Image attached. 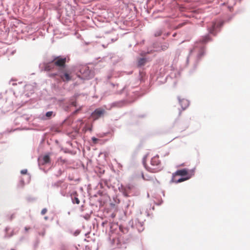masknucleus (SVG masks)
Listing matches in <instances>:
<instances>
[{
    "label": "nucleus",
    "mask_w": 250,
    "mask_h": 250,
    "mask_svg": "<svg viewBox=\"0 0 250 250\" xmlns=\"http://www.w3.org/2000/svg\"><path fill=\"white\" fill-rule=\"evenodd\" d=\"M150 167L148 170L151 172L155 173L159 171L161 169V162L158 155L154 156L151 160Z\"/></svg>",
    "instance_id": "1"
},
{
    "label": "nucleus",
    "mask_w": 250,
    "mask_h": 250,
    "mask_svg": "<svg viewBox=\"0 0 250 250\" xmlns=\"http://www.w3.org/2000/svg\"><path fill=\"white\" fill-rule=\"evenodd\" d=\"M27 172V169H23L21 171V173L22 174H25Z\"/></svg>",
    "instance_id": "22"
},
{
    "label": "nucleus",
    "mask_w": 250,
    "mask_h": 250,
    "mask_svg": "<svg viewBox=\"0 0 250 250\" xmlns=\"http://www.w3.org/2000/svg\"><path fill=\"white\" fill-rule=\"evenodd\" d=\"M30 227H25L24 228V230L25 231V232H27L29 229H30Z\"/></svg>",
    "instance_id": "23"
},
{
    "label": "nucleus",
    "mask_w": 250,
    "mask_h": 250,
    "mask_svg": "<svg viewBox=\"0 0 250 250\" xmlns=\"http://www.w3.org/2000/svg\"><path fill=\"white\" fill-rule=\"evenodd\" d=\"M124 195L125 196H127V193H126V191H125L124 193Z\"/></svg>",
    "instance_id": "26"
},
{
    "label": "nucleus",
    "mask_w": 250,
    "mask_h": 250,
    "mask_svg": "<svg viewBox=\"0 0 250 250\" xmlns=\"http://www.w3.org/2000/svg\"><path fill=\"white\" fill-rule=\"evenodd\" d=\"M42 164H46L50 162V157L48 155H44L42 157Z\"/></svg>",
    "instance_id": "11"
},
{
    "label": "nucleus",
    "mask_w": 250,
    "mask_h": 250,
    "mask_svg": "<svg viewBox=\"0 0 250 250\" xmlns=\"http://www.w3.org/2000/svg\"><path fill=\"white\" fill-rule=\"evenodd\" d=\"M47 212V209L46 208H43L41 211V214L42 215L45 214Z\"/></svg>",
    "instance_id": "21"
},
{
    "label": "nucleus",
    "mask_w": 250,
    "mask_h": 250,
    "mask_svg": "<svg viewBox=\"0 0 250 250\" xmlns=\"http://www.w3.org/2000/svg\"><path fill=\"white\" fill-rule=\"evenodd\" d=\"M132 186L130 185H127L125 187V189L126 190L127 189L130 190L132 188Z\"/></svg>",
    "instance_id": "20"
},
{
    "label": "nucleus",
    "mask_w": 250,
    "mask_h": 250,
    "mask_svg": "<svg viewBox=\"0 0 250 250\" xmlns=\"http://www.w3.org/2000/svg\"><path fill=\"white\" fill-rule=\"evenodd\" d=\"M189 179V177H186V178H182L178 179L177 181H175L176 183H181L182 182H184L187 180H188Z\"/></svg>",
    "instance_id": "14"
},
{
    "label": "nucleus",
    "mask_w": 250,
    "mask_h": 250,
    "mask_svg": "<svg viewBox=\"0 0 250 250\" xmlns=\"http://www.w3.org/2000/svg\"><path fill=\"white\" fill-rule=\"evenodd\" d=\"M70 104L71 105L70 107H76V101H75V97H73L71 100H70Z\"/></svg>",
    "instance_id": "13"
},
{
    "label": "nucleus",
    "mask_w": 250,
    "mask_h": 250,
    "mask_svg": "<svg viewBox=\"0 0 250 250\" xmlns=\"http://www.w3.org/2000/svg\"><path fill=\"white\" fill-rule=\"evenodd\" d=\"M52 61L56 66L60 68V69H62L65 66L66 58L60 56L55 57Z\"/></svg>",
    "instance_id": "2"
},
{
    "label": "nucleus",
    "mask_w": 250,
    "mask_h": 250,
    "mask_svg": "<svg viewBox=\"0 0 250 250\" xmlns=\"http://www.w3.org/2000/svg\"><path fill=\"white\" fill-rule=\"evenodd\" d=\"M179 103L182 109H186L188 107L189 104V101L187 99L184 98L179 100Z\"/></svg>",
    "instance_id": "7"
},
{
    "label": "nucleus",
    "mask_w": 250,
    "mask_h": 250,
    "mask_svg": "<svg viewBox=\"0 0 250 250\" xmlns=\"http://www.w3.org/2000/svg\"><path fill=\"white\" fill-rule=\"evenodd\" d=\"M146 60L145 58H140L138 62V64L139 66H142L145 64Z\"/></svg>",
    "instance_id": "12"
},
{
    "label": "nucleus",
    "mask_w": 250,
    "mask_h": 250,
    "mask_svg": "<svg viewBox=\"0 0 250 250\" xmlns=\"http://www.w3.org/2000/svg\"><path fill=\"white\" fill-rule=\"evenodd\" d=\"M80 73L81 76L78 75L79 77H81L83 79H88L90 78V71L87 66H82L80 69Z\"/></svg>",
    "instance_id": "4"
},
{
    "label": "nucleus",
    "mask_w": 250,
    "mask_h": 250,
    "mask_svg": "<svg viewBox=\"0 0 250 250\" xmlns=\"http://www.w3.org/2000/svg\"><path fill=\"white\" fill-rule=\"evenodd\" d=\"M161 34H162L161 32H159L157 34H155V36H159L161 35Z\"/></svg>",
    "instance_id": "25"
},
{
    "label": "nucleus",
    "mask_w": 250,
    "mask_h": 250,
    "mask_svg": "<svg viewBox=\"0 0 250 250\" xmlns=\"http://www.w3.org/2000/svg\"><path fill=\"white\" fill-rule=\"evenodd\" d=\"M71 199L73 204L79 205L80 201L78 198V194L77 192H74L71 194Z\"/></svg>",
    "instance_id": "8"
},
{
    "label": "nucleus",
    "mask_w": 250,
    "mask_h": 250,
    "mask_svg": "<svg viewBox=\"0 0 250 250\" xmlns=\"http://www.w3.org/2000/svg\"><path fill=\"white\" fill-rule=\"evenodd\" d=\"M55 64L53 62V61H51L45 64L44 69L46 71H50L54 69Z\"/></svg>",
    "instance_id": "10"
},
{
    "label": "nucleus",
    "mask_w": 250,
    "mask_h": 250,
    "mask_svg": "<svg viewBox=\"0 0 250 250\" xmlns=\"http://www.w3.org/2000/svg\"><path fill=\"white\" fill-rule=\"evenodd\" d=\"M209 40V37L208 36H206L203 38L202 42L204 43H205V42H208Z\"/></svg>",
    "instance_id": "15"
},
{
    "label": "nucleus",
    "mask_w": 250,
    "mask_h": 250,
    "mask_svg": "<svg viewBox=\"0 0 250 250\" xmlns=\"http://www.w3.org/2000/svg\"><path fill=\"white\" fill-rule=\"evenodd\" d=\"M188 174V170L184 168L177 170L175 173L173 174V177H174L176 176H184L187 175Z\"/></svg>",
    "instance_id": "5"
},
{
    "label": "nucleus",
    "mask_w": 250,
    "mask_h": 250,
    "mask_svg": "<svg viewBox=\"0 0 250 250\" xmlns=\"http://www.w3.org/2000/svg\"><path fill=\"white\" fill-rule=\"evenodd\" d=\"M59 160H60V161H62L63 163H64V162H65V161H64V160H62V158H60L59 159Z\"/></svg>",
    "instance_id": "27"
},
{
    "label": "nucleus",
    "mask_w": 250,
    "mask_h": 250,
    "mask_svg": "<svg viewBox=\"0 0 250 250\" xmlns=\"http://www.w3.org/2000/svg\"><path fill=\"white\" fill-rule=\"evenodd\" d=\"M122 104V103H115L114 104L115 105V106H114L113 107H121V104Z\"/></svg>",
    "instance_id": "19"
},
{
    "label": "nucleus",
    "mask_w": 250,
    "mask_h": 250,
    "mask_svg": "<svg viewBox=\"0 0 250 250\" xmlns=\"http://www.w3.org/2000/svg\"><path fill=\"white\" fill-rule=\"evenodd\" d=\"M58 76L60 77L61 80L64 82H69L72 79L70 73L67 70L59 69Z\"/></svg>",
    "instance_id": "3"
},
{
    "label": "nucleus",
    "mask_w": 250,
    "mask_h": 250,
    "mask_svg": "<svg viewBox=\"0 0 250 250\" xmlns=\"http://www.w3.org/2000/svg\"><path fill=\"white\" fill-rule=\"evenodd\" d=\"M169 47V44L167 43H165L162 46V48L163 50H166Z\"/></svg>",
    "instance_id": "16"
},
{
    "label": "nucleus",
    "mask_w": 250,
    "mask_h": 250,
    "mask_svg": "<svg viewBox=\"0 0 250 250\" xmlns=\"http://www.w3.org/2000/svg\"><path fill=\"white\" fill-rule=\"evenodd\" d=\"M223 25V22L218 23L216 24L215 22H212L211 23V27L209 28V32L210 33L214 34V30L216 27H220Z\"/></svg>",
    "instance_id": "9"
},
{
    "label": "nucleus",
    "mask_w": 250,
    "mask_h": 250,
    "mask_svg": "<svg viewBox=\"0 0 250 250\" xmlns=\"http://www.w3.org/2000/svg\"><path fill=\"white\" fill-rule=\"evenodd\" d=\"M104 114L103 110H95L91 114V118L93 119V120H95L98 119L101 116H102Z\"/></svg>",
    "instance_id": "6"
},
{
    "label": "nucleus",
    "mask_w": 250,
    "mask_h": 250,
    "mask_svg": "<svg viewBox=\"0 0 250 250\" xmlns=\"http://www.w3.org/2000/svg\"><path fill=\"white\" fill-rule=\"evenodd\" d=\"M57 75H58V74L57 73H53V74H50V77H55Z\"/></svg>",
    "instance_id": "24"
},
{
    "label": "nucleus",
    "mask_w": 250,
    "mask_h": 250,
    "mask_svg": "<svg viewBox=\"0 0 250 250\" xmlns=\"http://www.w3.org/2000/svg\"><path fill=\"white\" fill-rule=\"evenodd\" d=\"M143 176V179H145V180H146V178H145V177H144V176L143 175V176Z\"/></svg>",
    "instance_id": "28"
},
{
    "label": "nucleus",
    "mask_w": 250,
    "mask_h": 250,
    "mask_svg": "<svg viewBox=\"0 0 250 250\" xmlns=\"http://www.w3.org/2000/svg\"><path fill=\"white\" fill-rule=\"evenodd\" d=\"M92 142L93 144H96L98 143L99 139L93 137L92 138Z\"/></svg>",
    "instance_id": "18"
},
{
    "label": "nucleus",
    "mask_w": 250,
    "mask_h": 250,
    "mask_svg": "<svg viewBox=\"0 0 250 250\" xmlns=\"http://www.w3.org/2000/svg\"><path fill=\"white\" fill-rule=\"evenodd\" d=\"M52 114H53L52 111H49L46 113L45 116L47 118H49L52 115Z\"/></svg>",
    "instance_id": "17"
}]
</instances>
